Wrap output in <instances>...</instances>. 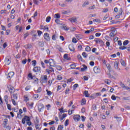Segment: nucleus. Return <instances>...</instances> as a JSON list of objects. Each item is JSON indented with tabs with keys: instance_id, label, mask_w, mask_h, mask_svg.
<instances>
[{
	"instance_id": "f257e3e1",
	"label": "nucleus",
	"mask_w": 130,
	"mask_h": 130,
	"mask_svg": "<svg viewBox=\"0 0 130 130\" xmlns=\"http://www.w3.org/2000/svg\"><path fill=\"white\" fill-rule=\"evenodd\" d=\"M31 120V118L28 116H25L22 120V123L23 124H25L26 123V121H30Z\"/></svg>"
},
{
	"instance_id": "f03ea898",
	"label": "nucleus",
	"mask_w": 130,
	"mask_h": 130,
	"mask_svg": "<svg viewBox=\"0 0 130 130\" xmlns=\"http://www.w3.org/2000/svg\"><path fill=\"white\" fill-rule=\"evenodd\" d=\"M111 32L110 33L109 36L110 37H114L115 35H116V34L115 33V31H116V29H115V28L112 27L111 29Z\"/></svg>"
},
{
	"instance_id": "7ed1b4c3",
	"label": "nucleus",
	"mask_w": 130,
	"mask_h": 130,
	"mask_svg": "<svg viewBox=\"0 0 130 130\" xmlns=\"http://www.w3.org/2000/svg\"><path fill=\"white\" fill-rule=\"evenodd\" d=\"M49 64L50 67H55V61L53 60V59H49Z\"/></svg>"
},
{
	"instance_id": "20e7f679",
	"label": "nucleus",
	"mask_w": 130,
	"mask_h": 130,
	"mask_svg": "<svg viewBox=\"0 0 130 130\" xmlns=\"http://www.w3.org/2000/svg\"><path fill=\"white\" fill-rule=\"evenodd\" d=\"M44 38L45 39V40H47V41H49L50 40V37H49V34L48 33H45L44 35Z\"/></svg>"
},
{
	"instance_id": "39448f33",
	"label": "nucleus",
	"mask_w": 130,
	"mask_h": 130,
	"mask_svg": "<svg viewBox=\"0 0 130 130\" xmlns=\"http://www.w3.org/2000/svg\"><path fill=\"white\" fill-rule=\"evenodd\" d=\"M33 71L35 73H39L41 71V68L40 67H36L34 68Z\"/></svg>"
},
{
	"instance_id": "423d86ee",
	"label": "nucleus",
	"mask_w": 130,
	"mask_h": 130,
	"mask_svg": "<svg viewBox=\"0 0 130 130\" xmlns=\"http://www.w3.org/2000/svg\"><path fill=\"white\" fill-rule=\"evenodd\" d=\"M44 108V105L43 104H40L38 105V109L39 112H41V111Z\"/></svg>"
},
{
	"instance_id": "0eeeda50",
	"label": "nucleus",
	"mask_w": 130,
	"mask_h": 130,
	"mask_svg": "<svg viewBox=\"0 0 130 130\" xmlns=\"http://www.w3.org/2000/svg\"><path fill=\"white\" fill-rule=\"evenodd\" d=\"M46 72L48 74H50L51 73H53L54 72V70L52 67H49V69H46Z\"/></svg>"
},
{
	"instance_id": "6e6552de",
	"label": "nucleus",
	"mask_w": 130,
	"mask_h": 130,
	"mask_svg": "<svg viewBox=\"0 0 130 130\" xmlns=\"http://www.w3.org/2000/svg\"><path fill=\"white\" fill-rule=\"evenodd\" d=\"M14 75H15V73L13 72H10L8 73L7 78L9 79V80H11V78H12Z\"/></svg>"
},
{
	"instance_id": "1a4fd4ad",
	"label": "nucleus",
	"mask_w": 130,
	"mask_h": 130,
	"mask_svg": "<svg viewBox=\"0 0 130 130\" xmlns=\"http://www.w3.org/2000/svg\"><path fill=\"white\" fill-rule=\"evenodd\" d=\"M69 48L70 51H75V46L73 44L69 45Z\"/></svg>"
},
{
	"instance_id": "9d476101",
	"label": "nucleus",
	"mask_w": 130,
	"mask_h": 130,
	"mask_svg": "<svg viewBox=\"0 0 130 130\" xmlns=\"http://www.w3.org/2000/svg\"><path fill=\"white\" fill-rule=\"evenodd\" d=\"M93 72L95 73V74H98L100 72V69L97 67H94L93 68Z\"/></svg>"
},
{
	"instance_id": "9b49d317",
	"label": "nucleus",
	"mask_w": 130,
	"mask_h": 130,
	"mask_svg": "<svg viewBox=\"0 0 130 130\" xmlns=\"http://www.w3.org/2000/svg\"><path fill=\"white\" fill-rule=\"evenodd\" d=\"M74 119L75 121H79L80 120V115H76L74 116Z\"/></svg>"
},
{
	"instance_id": "f8f14e48",
	"label": "nucleus",
	"mask_w": 130,
	"mask_h": 130,
	"mask_svg": "<svg viewBox=\"0 0 130 130\" xmlns=\"http://www.w3.org/2000/svg\"><path fill=\"white\" fill-rule=\"evenodd\" d=\"M42 80L44 83H46V82H47V75H44L42 77Z\"/></svg>"
},
{
	"instance_id": "ddd939ff",
	"label": "nucleus",
	"mask_w": 130,
	"mask_h": 130,
	"mask_svg": "<svg viewBox=\"0 0 130 130\" xmlns=\"http://www.w3.org/2000/svg\"><path fill=\"white\" fill-rule=\"evenodd\" d=\"M9 92L13 93L14 92V87L11 86L8 87Z\"/></svg>"
},
{
	"instance_id": "4468645a",
	"label": "nucleus",
	"mask_w": 130,
	"mask_h": 130,
	"mask_svg": "<svg viewBox=\"0 0 130 130\" xmlns=\"http://www.w3.org/2000/svg\"><path fill=\"white\" fill-rule=\"evenodd\" d=\"M120 85L121 87H122V88H123V89H125L126 90H127V89H128V87L124 85V84L122 83H121Z\"/></svg>"
},
{
	"instance_id": "2eb2a0df",
	"label": "nucleus",
	"mask_w": 130,
	"mask_h": 130,
	"mask_svg": "<svg viewBox=\"0 0 130 130\" xmlns=\"http://www.w3.org/2000/svg\"><path fill=\"white\" fill-rule=\"evenodd\" d=\"M111 24H117V23H119V24H120V21L118 20H112L111 21Z\"/></svg>"
},
{
	"instance_id": "dca6fc26",
	"label": "nucleus",
	"mask_w": 130,
	"mask_h": 130,
	"mask_svg": "<svg viewBox=\"0 0 130 130\" xmlns=\"http://www.w3.org/2000/svg\"><path fill=\"white\" fill-rule=\"evenodd\" d=\"M69 20L70 21L71 23H75V22H77V18H70Z\"/></svg>"
},
{
	"instance_id": "f3484780",
	"label": "nucleus",
	"mask_w": 130,
	"mask_h": 130,
	"mask_svg": "<svg viewBox=\"0 0 130 130\" xmlns=\"http://www.w3.org/2000/svg\"><path fill=\"white\" fill-rule=\"evenodd\" d=\"M5 62H6V64H7V66H9V64L11 63V60H10V59H6L5 60Z\"/></svg>"
},
{
	"instance_id": "a211bd4d",
	"label": "nucleus",
	"mask_w": 130,
	"mask_h": 130,
	"mask_svg": "<svg viewBox=\"0 0 130 130\" xmlns=\"http://www.w3.org/2000/svg\"><path fill=\"white\" fill-rule=\"evenodd\" d=\"M59 18H60V15H59V14H55L54 15V18L55 19H59Z\"/></svg>"
},
{
	"instance_id": "6ab92c4d",
	"label": "nucleus",
	"mask_w": 130,
	"mask_h": 130,
	"mask_svg": "<svg viewBox=\"0 0 130 130\" xmlns=\"http://www.w3.org/2000/svg\"><path fill=\"white\" fill-rule=\"evenodd\" d=\"M24 47L25 48H27V49H30V48H31V47H32V45H31V44H27V45H25V46H24Z\"/></svg>"
},
{
	"instance_id": "aec40b11",
	"label": "nucleus",
	"mask_w": 130,
	"mask_h": 130,
	"mask_svg": "<svg viewBox=\"0 0 130 130\" xmlns=\"http://www.w3.org/2000/svg\"><path fill=\"white\" fill-rule=\"evenodd\" d=\"M63 129V125H59L58 126L57 130H62Z\"/></svg>"
},
{
	"instance_id": "412c9836",
	"label": "nucleus",
	"mask_w": 130,
	"mask_h": 130,
	"mask_svg": "<svg viewBox=\"0 0 130 130\" xmlns=\"http://www.w3.org/2000/svg\"><path fill=\"white\" fill-rule=\"evenodd\" d=\"M84 94L85 96V97H89V93H88V90H85L84 92Z\"/></svg>"
},
{
	"instance_id": "4be33fe9",
	"label": "nucleus",
	"mask_w": 130,
	"mask_h": 130,
	"mask_svg": "<svg viewBox=\"0 0 130 130\" xmlns=\"http://www.w3.org/2000/svg\"><path fill=\"white\" fill-rule=\"evenodd\" d=\"M51 19V17H50V16H48L46 19V22H47V23H49V22H50Z\"/></svg>"
},
{
	"instance_id": "5701e85b",
	"label": "nucleus",
	"mask_w": 130,
	"mask_h": 130,
	"mask_svg": "<svg viewBox=\"0 0 130 130\" xmlns=\"http://www.w3.org/2000/svg\"><path fill=\"white\" fill-rule=\"evenodd\" d=\"M86 51H87L89 52V51H91V48L89 46H87V47L85 48Z\"/></svg>"
},
{
	"instance_id": "b1692460",
	"label": "nucleus",
	"mask_w": 130,
	"mask_h": 130,
	"mask_svg": "<svg viewBox=\"0 0 130 130\" xmlns=\"http://www.w3.org/2000/svg\"><path fill=\"white\" fill-rule=\"evenodd\" d=\"M128 40H125V41L123 42V45L124 46H126V45H127L128 44Z\"/></svg>"
},
{
	"instance_id": "393cba45",
	"label": "nucleus",
	"mask_w": 130,
	"mask_h": 130,
	"mask_svg": "<svg viewBox=\"0 0 130 130\" xmlns=\"http://www.w3.org/2000/svg\"><path fill=\"white\" fill-rule=\"evenodd\" d=\"M39 45L41 47H43L44 46V42H39Z\"/></svg>"
},
{
	"instance_id": "a878e982",
	"label": "nucleus",
	"mask_w": 130,
	"mask_h": 130,
	"mask_svg": "<svg viewBox=\"0 0 130 130\" xmlns=\"http://www.w3.org/2000/svg\"><path fill=\"white\" fill-rule=\"evenodd\" d=\"M37 63V62L36 61V60H34L32 61V66L33 67H35Z\"/></svg>"
},
{
	"instance_id": "bb28decb",
	"label": "nucleus",
	"mask_w": 130,
	"mask_h": 130,
	"mask_svg": "<svg viewBox=\"0 0 130 130\" xmlns=\"http://www.w3.org/2000/svg\"><path fill=\"white\" fill-rule=\"evenodd\" d=\"M82 56H83V57H84L85 58H87V57H88V54H87L86 52H83Z\"/></svg>"
},
{
	"instance_id": "cd10ccee",
	"label": "nucleus",
	"mask_w": 130,
	"mask_h": 130,
	"mask_svg": "<svg viewBox=\"0 0 130 130\" xmlns=\"http://www.w3.org/2000/svg\"><path fill=\"white\" fill-rule=\"evenodd\" d=\"M14 99H16V100L18 99V94L14 93L13 94Z\"/></svg>"
},
{
	"instance_id": "c85d7f7f",
	"label": "nucleus",
	"mask_w": 130,
	"mask_h": 130,
	"mask_svg": "<svg viewBox=\"0 0 130 130\" xmlns=\"http://www.w3.org/2000/svg\"><path fill=\"white\" fill-rule=\"evenodd\" d=\"M95 41L96 42V43H101L102 44H103V41L101 40H96Z\"/></svg>"
},
{
	"instance_id": "c756f323",
	"label": "nucleus",
	"mask_w": 130,
	"mask_h": 130,
	"mask_svg": "<svg viewBox=\"0 0 130 130\" xmlns=\"http://www.w3.org/2000/svg\"><path fill=\"white\" fill-rule=\"evenodd\" d=\"M46 92L47 95H48L49 96H51V95L52 94V92H51V91H49L48 89H46Z\"/></svg>"
},
{
	"instance_id": "7c9ffc66",
	"label": "nucleus",
	"mask_w": 130,
	"mask_h": 130,
	"mask_svg": "<svg viewBox=\"0 0 130 130\" xmlns=\"http://www.w3.org/2000/svg\"><path fill=\"white\" fill-rule=\"evenodd\" d=\"M81 104L82 105H85L86 104V100L85 99L82 100Z\"/></svg>"
},
{
	"instance_id": "2f4dec72",
	"label": "nucleus",
	"mask_w": 130,
	"mask_h": 130,
	"mask_svg": "<svg viewBox=\"0 0 130 130\" xmlns=\"http://www.w3.org/2000/svg\"><path fill=\"white\" fill-rule=\"evenodd\" d=\"M119 49L121 50H124V49H126V47L125 46H121L119 47Z\"/></svg>"
},
{
	"instance_id": "473e14b6",
	"label": "nucleus",
	"mask_w": 130,
	"mask_h": 130,
	"mask_svg": "<svg viewBox=\"0 0 130 130\" xmlns=\"http://www.w3.org/2000/svg\"><path fill=\"white\" fill-rule=\"evenodd\" d=\"M105 82L106 83V84H107V85H110V83H111V81L109 80H106L105 81Z\"/></svg>"
},
{
	"instance_id": "72a5a7b5",
	"label": "nucleus",
	"mask_w": 130,
	"mask_h": 130,
	"mask_svg": "<svg viewBox=\"0 0 130 130\" xmlns=\"http://www.w3.org/2000/svg\"><path fill=\"white\" fill-rule=\"evenodd\" d=\"M69 119L66 120V121L64 122L65 126H68V125H69Z\"/></svg>"
},
{
	"instance_id": "f704fd0d",
	"label": "nucleus",
	"mask_w": 130,
	"mask_h": 130,
	"mask_svg": "<svg viewBox=\"0 0 130 130\" xmlns=\"http://www.w3.org/2000/svg\"><path fill=\"white\" fill-rule=\"evenodd\" d=\"M93 22H96L97 23H101V21L99 19H95L93 20Z\"/></svg>"
},
{
	"instance_id": "c9c22d12",
	"label": "nucleus",
	"mask_w": 130,
	"mask_h": 130,
	"mask_svg": "<svg viewBox=\"0 0 130 130\" xmlns=\"http://www.w3.org/2000/svg\"><path fill=\"white\" fill-rule=\"evenodd\" d=\"M106 67H107V68L108 69V70H109H109H110V69H111V66H110V63H107V64H106Z\"/></svg>"
},
{
	"instance_id": "e433bc0d",
	"label": "nucleus",
	"mask_w": 130,
	"mask_h": 130,
	"mask_svg": "<svg viewBox=\"0 0 130 130\" xmlns=\"http://www.w3.org/2000/svg\"><path fill=\"white\" fill-rule=\"evenodd\" d=\"M71 69H76V64L75 63H73V64H72L71 66H70Z\"/></svg>"
},
{
	"instance_id": "4c0bfd02",
	"label": "nucleus",
	"mask_w": 130,
	"mask_h": 130,
	"mask_svg": "<svg viewBox=\"0 0 130 130\" xmlns=\"http://www.w3.org/2000/svg\"><path fill=\"white\" fill-rule=\"evenodd\" d=\"M56 70H57L58 71H61V67L59 66H56Z\"/></svg>"
},
{
	"instance_id": "58836bf2",
	"label": "nucleus",
	"mask_w": 130,
	"mask_h": 130,
	"mask_svg": "<svg viewBox=\"0 0 130 130\" xmlns=\"http://www.w3.org/2000/svg\"><path fill=\"white\" fill-rule=\"evenodd\" d=\"M120 62L122 66H125V63L124 62V60H123L122 59L120 60Z\"/></svg>"
},
{
	"instance_id": "ea45409f",
	"label": "nucleus",
	"mask_w": 130,
	"mask_h": 130,
	"mask_svg": "<svg viewBox=\"0 0 130 130\" xmlns=\"http://www.w3.org/2000/svg\"><path fill=\"white\" fill-rule=\"evenodd\" d=\"M78 87H79V84H74L73 86L74 90H76V88H78Z\"/></svg>"
},
{
	"instance_id": "a19ab883",
	"label": "nucleus",
	"mask_w": 130,
	"mask_h": 130,
	"mask_svg": "<svg viewBox=\"0 0 130 130\" xmlns=\"http://www.w3.org/2000/svg\"><path fill=\"white\" fill-rule=\"evenodd\" d=\"M63 57L65 59H69V56L68 54H65L63 56Z\"/></svg>"
},
{
	"instance_id": "79ce46f5",
	"label": "nucleus",
	"mask_w": 130,
	"mask_h": 130,
	"mask_svg": "<svg viewBox=\"0 0 130 130\" xmlns=\"http://www.w3.org/2000/svg\"><path fill=\"white\" fill-rule=\"evenodd\" d=\"M43 29H44V30H45V31H48V26H44V27H43Z\"/></svg>"
},
{
	"instance_id": "37998d69",
	"label": "nucleus",
	"mask_w": 130,
	"mask_h": 130,
	"mask_svg": "<svg viewBox=\"0 0 130 130\" xmlns=\"http://www.w3.org/2000/svg\"><path fill=\"white\" fill-rule=\"evenodd\" d=\"M83 49V47L81 46V45H79L78 46V50H82V49Z\"/></svg>"
},
{
	"instance_id": "c03bdc74",
	"label": "nucleus",
	"mask_w": 130,
	"mask_h": 130,
	"mask_svg": "<svg viewBox=\"0 0 130 130\" xmlns=\"http://www.w3.org/2000/svg\"><path fill=\"white\" fill-rule=\"evenodd\" d=\"M111 99L112 100L115 101L116 100V98L115 97V95H114V94H113L111 96Z\"/></svg>"
},
{
	"instance_id": "a18cd8bd",
	"label": "nucleus",
	"mask_w": 130,
	"mask_h": 130,
	"mask_svg": "<svg viewBox=\"0 0 130 130\" xmlns=\"http://www.w3.org/2000/svg\"><path fill=\"white\" fill-rule=\"evenodd\" d=\"M78 59H79L80 60H83V58H82V56H81V55H78L77 56Z\"/></svg>"
},
{
	"instance_id": "49530a36",
	"label": "nucleus",
	"mask_w": 130,
	"mask_h": 130,
	"mask_svg": "<svg viewBox=\"0 0 130 130\" xmlns=\"http://www.w3.org/2000/svg\"><path fill=\"white\" fill-rule=\"evenodd\" d=\"M95 97H98L99 96H101V93L100 92H97L95 94Z\"/></svg>"
},
{
	"instance_id": "de8ad7c7",
	"label": "nucleus",
	"mask_w": 130,
	"mask_h": 130,
	"mask_svg": "<svg viewBox=\"0 0 130 130\" xmlns=\"http://www.w3.org/2000/svg\"><path fill=\"white\" fill-rule=\"evenodd\" d=\"M38 97H39V95H38V94H35L34 95V98H35V99H37Z\"/></svg>"
},
{
	"instance_id": "09e8293b",
	"label": "nucleus",
	"mask_w": 130,
	"mask_h": 130,
	"mask_svg": "<svg viewBox=\"0 0 130 130\" xmlns=\"http://www.w3.org/2000/svg\"><path fill=\"white\" fill-rule=\"evenodd\" d=\"M36 37H37V35L34 34L32 35V40H35L36 39Z\"/></svg>"
},
{
	"instance_id": "8fccbe9b",
	"label": "nucleus",
	"mask_w": 130,
	"mask_h": 130,
	"mask_svg": "<svg viewBox=\"0 0 130 130\" xmlns=\"http://www.w3.org/2000/svg\"><path fill=\"white\" fill-rule=\"evenodd\" d=\"M73 81H74V78H71L68 80V82H69V83L73 82Z\"/></svg>"
},
{
	"instance_id": "3c124183",
	"label": "nucleus",
	"mask_w": 130,
	"mask_h": 130,
	"mask_svg": "<svg viewBox=\"0 0 130 130\" xmlns=\"http://www.w3.org/2000/svg\"><path fill=\"white\" fill-rule=\"evenodd\" d=\"M28 36H29V34L28 32L24 34V39H26V38H27V37H28Z\"/></svg>"
},
{
	"instance_id": "603ef678",
	"label": "nucleus",
	"mask_w": 130,
	"mask_h": 130,
	"mask_svg": "<svg viewBox=\"0 0 130 130\" xmlns=\"http://www.w3.org/2000/svg\"><path fill=\"white\" fill-rule=\"evenodd\" d=\"M72 42H73V43H77V39H76V38H73Z\"/></svg>"
},
{
	"instance_id": "864d4df0",
	"label": "nucleus",
	"mask_w": 130,
	"mask_h": 130,
	"mask_svg": "<svg viewBox=\"0 0 130 130\" xmlns=\"http://www.w3.org/2000/svg\"><path fill=\"white\" fill-rule=\"evenodd\" d=\"M41 64L42 66V68H43L44 69H45V66L44 62H43V61H41Z\"/></svg>"
},
{
	"instance_id": "5fc2aeb1",
	"label": "nucleus",
	"mask_w": 130,
	"mask_h": 130,
	"mask_svg": "<svg viewBox=\"0 0 130 130\" xmlns=\"http://www.w3.org/2000/svg\"><path fill=\"white\" fill-rule=\"evenodd\" d=\"M28 78H30L31 80L33 79V76H32V74L29 73L28 75Z\"/></svg>"
},
{
	"instance_id": "6e6d98bb",
	"label": "nucleus",
	"mask_w": 130,
	"mask_h": 130,
	"mask_svg": "<svg viewBox=\"0 0 130 130\" xmlns=\"http://www.w3.org/2000/svg\"><path fill=\"white\" fill-rule=\"evenodd\" d=\"M114 67L116 68H117V67H118V63L116 61L115 62L114 64Z\"/></svg>"
},
{
	"instance_id": "4d7b16f0",
	"label": "nucleus",
	"mask_w": 130,
	"mask_h": 130,
	"mask_svg": "<svg viewBox=\"0 0 130 130\" xmlns=\"http://www.w3.org/2000/svg\"><path fill=\"white\" fill-rule=\"evenodd\" d=\"M40 92H41V87H39L37 90V93H40Z\"/></svg>"
},
{
	"instance_id": "13d9d810",
	"label": "nucleus",
	"mask_w": 130,
	"mask_h": 130,
	"mask_svg": "<svg viewBox=\"0 0 130 130\" xmlns=\"http://www.w3.org/2000/svg\"><path fill=\"white\" fill-rule=\"evenodd\" d=\"M62 79V77H61V76L60 75H58L57 77V80H60Z\"/></svg>"
},
{
	"instance_id": "bf43d9fd",
	"label": "nucleus",
	"mask_w": 130,
	"mask_h": 130,
	"mask_svg": "<svg viewBox=\"0 0 130 130\" xmlns=\"http://www.w3.org/2000/svg\"><path fill=\"white\" fill-rule=\"evenodd\" d=\"M118 45L119 46H121V45H122V43H121V41L119 40L118 41Z\"/></svg>"
},
{
	"instance_id": "052dcab7",
	"label": "nucleus",
	"mask_w": 130,
	"mask_h": 130,
	"mask_svg": "<svg viewBox=\"0 0 130 130\" xmlns=\"http://www.w3.org/2000/svg\"><path fill=\"white\" fill-rule=\"evenodd\" d=\"M108 11V8L104 9L103 13H107Z\"/></svg>"
},
{
	"instance_id": "680f3d73",
	"label": "nucleus",
	"mask_w": 130,
	"mask_h": 130,
	"mask_svg": "<svg viewBox=\"0 0 130 130\" xmlns=\"http://www.w3.org/2000/svg\"><path fill=\"white\" fill-rule=\"evenodd\" d=\"M54 122H55L54 121H52L49 122V123H48V124H49V125H52V124H54Z\"/></svg>"
},
{
	"instance_id": "e2e57ef3",
	"label": "nucleus",
	"mask_w": 130,
	"mask_h": 130,
	"mask_svg": "<svg viewBox=\"0 0 130 130\" xmlns=\"http://www.w3.org/2000/svg\"><path fill=\"white\" fill-rule=\"evenodd\" d=\"M122 100H129V97H124L122 98Z\"/></svg>"
},
{
	"instance_id": "0e129e2a",
	"label": "nucleus",
	"mask_w": 130,
	"mask_h": 130,
	"mask_svg": "<svg viewBox=\"0 0 130 130\" xmlns=\"http://www.w3.org/2000/svg\"><path fill=\"white\" fill-rule=\"evenodd\" d=\"M12 102L13 105H17V103H16V101H15V100L12 99Z\"/></svg>"
},
{
	"instance_id": "69168bd1",
	"label": "nucleus",
	"mask_w": 130,
	"mask_h": 130,
	"mask_svg": "<svg viewBox=\"0 0 130 130\" xmlns=\"http://www.w3.org/2000/svg\"><path fill=\"white\" fill-rule=\"evenodd\" d=\"M34 3L35 4V5H38L39 4V2H38L37 0H34Z\"/></svg>"
},
{
	"instance_id": "338daca9",
	"label": "nucleus",
	"mask_w": 130,
	"mask_h": 130,
	"mask_svg": "<svg viewBox=\"0 0 130 130\" xmlns=\"http://www.w3.org/2000/svg\"><path fill=\"white\" fill-rule=\"evenodd\" d=\"M4 100H5V101H8V100H9V98H8V95H5L4 96Z\"/></svg>"
},
{
	"instance_id": "774afa93",
	"label": "nucleus",
	"mask_w": 130,
	"mask_h": 130,
	"mask_svg": "<svg viewBox=\"0 0 130 130\" xmlns=\"http://www.w3.org/2000/svg\"><path fill=\"white\" fill-rule=\"evenodd\" d=\"M7 107H8L9 110H12V108H11V105L8 104L7 105Z\"/></svg>"
}]
</instances>
